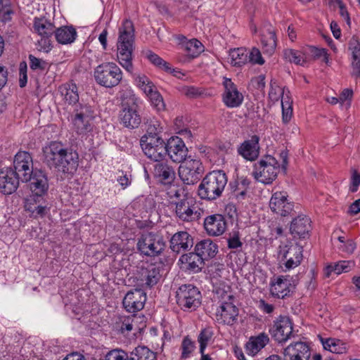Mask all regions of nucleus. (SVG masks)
<instances>
[{
  "label": "nucleus",
  "mask_w": 360,
  "mask_h": 360,
  "mask_svg": "<svg viewBox=\"0 0 360 360\" xmlns=\"http://www.w3.org/2000/svg\"><path fill=\"white\" fill-rule=\"evenodd\" d=\"M134 43V25L131 20H125L119 29V37L117 43V57L120 65L130 73H131L134 70L132 64Z\"/></svg>",
  "instance_id": "obj_1"
},
{
  "label": "nucleus",
  "mask_w": 360,
  "mask_h": 360,
  "mask_svg": "<svg viewBox=\"0 0 360 360\" xmlns=\"http://www.w3.org/2000/svg\"><path fill=\"white\" fill-rule=\"evenodd\" d=\"M227 181L228 179L224 171L214 170L203 178L198 186V194L203 200H216L221 195Z\"/></svg>",
  "instance_id": "obj_2"
},
{
  "label": "nucleus",
  "mask_w": 360,
  "mask_h": 360,
  "mask_svg": "<svg viewBox=\"0 0 360 360\" xmlns=\"http://www.w3.org/2000/svg\"><path fill=\"white\" fill-rule=\"evenodd\" d=\"M261 159L254 165L252 176L257 181L264 184H271L282 169L286 170L287 159Z\"/></svg>",
  "instance_id": "obj_3"
},
{
  "label": "nucleus",
  "mask_w": 360,
  "mask_h": 360,
  "mask_svg": "<svg viewBox=\"0 0 360 360\" xmlns=\"http://www.w3.org/2000/svg\"><path fill=\"white\" fill-rule=\"evenodd\" d=\"M94 118V108L88 103H79L74 108L71 116V123L74 131L78 135H86L93 130Z\"/></svg>",
  "instance_id": "obj_4"
},
{
  "label": "nucleus",
  "mask_w": 360,
  "mask_h": 360,
  "mask_svg": "<svg viewBox=\"0 0 360 360\" xmlns=\"http://www.w3.org/2000/svg\"><path fill=\"white\" fill-rule=\"evenodd\" d=\"M122 72L117 64L105 62L98 65L94 71L96 82L105 88L117 86L122 79Z\"/></svg>",
  "instance_id": "obj_5"
},
{
  "label": "nucleus",
  "mask_w": 360,
  "mask_h": 360,
  "mask_svg": "<svg viewBox=\"0 0 360 360\" xmlns=\"http://www.w3.org/2000/svg\"><path fill=\"white\" fill-rule=\"evenodd\" d=\"M163 127L158 121L152 122L148 127L146 134L140 140V146L147 158H153L156 148L161 145L163 139L160 136Z\"/></svg>",
  "instance_id": "obj_6"
},
{
  "label": "nucleus",
  "mask_w": 360,
  "mask_h": 360,
  "mask_svg": "<svg viewBox=\"0 0 360 360\" xmlns=\"http://www.w3.org/2000/svg\"><path fill=\"white\" fill-rule=\"evenodd\" d=\"M176 217L182 221L191 222L200 219L202 210L198 206L195 198L188 197L175 201Z\"/></svg>",
  "instance_id": "obj_7"
},
{
  "label": "nucleus",
  "mask_w": 360,
  "mask_h": 360,
  "mask_svg": "<svg viewBox=\"0 0 360 360\" xmlns=\"http://www.w3.org/2000/svg\"><path fill=\"white\" fill-rule=\"evenodd\" d=\"M176 303L184 311L195 310L200 304V292L193 285H183L176 291Z\"/></svg>",
  "instance_id": "obj_8"
},
{
  "label": "nucleus",
  "mask_w": 360,
  "mask_h": 360,
  "mask_svg": "<svg viewBox=\"0 0 360 360\" xmlns=\"http://www.w3.org/2000/svg\"><path fill=\"white\" fill-rule=\"evenodd\" d=\"M165 246L162 237L152 232L142 234L137 243L139 250L149 257L159 255L164 250Z\"/></svg>",
  "instance_id": "obj_9"
},
{
  "label": "nucleus",
  "mask_w": 360,
  "mask_h": 360,
  "mask_svg": "<svg viewBox=\"0 0 360 360\" xmlns=\"http://www.w3.org/2000/svg\"><path fill=\"white\" fill-rule=\"evenodd\" d=\"M179 162V174L184 184H194L200 179L204 169L199 159H182Z\"/></svg>",
  "instance_id": "obj_10"
},
{
  "label": "nucleus",
  "mask_w": 360,
  "mask_h": 360,
  "mask_svg": "<svg viewBox=\"0 0 360 360\" xmlns=\"http://www.w3.org/2000/svg\"><path fill=\"white\" fill-rule=\"evenodd\" d=\"M188 149L184 141L179 136H172L165 143L164 141L161 145L156 148L154 156L153 158H163L168 155L169 158L174 155L180 158H186Z\"/></svg>",
  "instance_id": "obj_11"
},
{
  "label": "nucleus",
  "mask_w": 360,
  "mask_h": 360,
  "mask_svg": "<svg viewBox=\"0 0 360 360\" xmlns=\"http://www.w3.org/2000/svg\"><path fill=\"white\" fill-rule=\"evenodd\" d=\"M137 98L132 95L128 101L122 103V110L120 112L121 123L127 128L135 129L141 124V119L138 112Z\"/></svg>",
  "instance_id": "obj_12"
},
{
  "label": "nucleus",
  "mask_w": 360,
  "mask_h": 360,
  "mask_svg": "<svg viewBox=\"0 0 360 360\" xmlns=\"http://www.w3.org/2000/svg\"><path fill=\"white\" fill-rule=\"evenodd\" d=\"M292 323L287 316H280L269 329L271 337L278 343L287 342L292 335Z\"/></svg>",
  "instance_id": "obj_13"
},
{
  "label": "nucleus",
  "mask_w": 360,
  "mask_h": 360,
  "mask_svg": "<svg viewBox=\"0 0 360 360\" xmlns=\"http://www.w3.org/2000/svg\"><path fill=\"white\" fill-rule=\"evenodd\" d=\"M222 85L224 91L221 99L224 104L229 108L240 107L244 100L243 94L239 91L237 86L229 78L224 77Z\"/></svg>",
  "instance_id": "obj_14"
},
{
  "label": "nucleus",
  "mask_w": 360,
  "mask_h": 360,
  "mask_svg": "<svg viewBox=\"0 0 360 360\" xmlns=\"http://www.w3.org/2000/svg\"><path fill=\"white\" fill-rule=\"evenodd\" d=\"M278 254L285 260V266L289 270L300 264L302 259V247L298 244L291 243L281 245Z\"/></svg>",
  "instance_id": "obj_15"
},
{
  "label": "nucleus",
  "mask_w": 360,
  "mask_h": 360,
  "mask_svg": "<svg viewBox=\"0 0 360 360\" xmlns=\"http://www.w3.org/2000/svg\"><path fill=\"white\" fill-rule=\"evenodd\" d=\"M288 198L286 192L276 191L274 193L269 200L271 210L281 217L290 215L293 211L294 205Z\"/></svg>",
  "instance_id": "obj_16"
},
{
  "label": "nucleus",
  "mask_w": 360,
  "mask_h": 360,
  "mask_svg": "<svg viewBox=\"0 0 360 360\" xmlns=\"http://www.w3.org/2000/svg\"><path fill=\"white\" fill-rule=\"evenodd\" d=\"M283 360H309L310 347L307 343L297 341L290 343L283 351Z\"/></svg>",
  "instance_id": "obj_17"
},
{
  "label": "nucleus",
  "mask_w": 360,
  "mask_h": 360,
  "mask_svg": "<svg viewBox=\"0 0 360 360\" xmlns=\"http://www.w3.org/2000/svg\"><path fill=\"white\" fill-rule=\"evenodd\" d=\"M238 309L232 302H222L216 311V320L219 323L232 326L238 319Z\"/></svg>",
  "instance_id": "obj_18"
},
{
  "label": "nucleus",
  "mask_w": 360,
  "mask_h": 360,
  "mask_svg": "<svg viewBox=\"0 0 360 360\" xmlns=\"http://www.w3.org/2000/svg\"><path fill=\"white\" fill-rule=\"evenodd\" d=\"M146 301V294L141 289H134L129 291L123 299V306L131 313L141 310Z\"/></svg>",
  "instance_id": "obj_19"
},
{
  "label": "nucleus",
  "mask_w": 360,
  "mask_h": 360,
  "mask_svg": "<svg viewBox=\"0 0 360 360\" xmlns=\"http://www.w3.org/2000/svg\"><path fill=\"white\" fill-rule=\"evenodd\" d=\"M19 186L18 177L11 167L0 170V192L4 195L14 193Z\"/></svg>",
  "instance_id": "obj_20"
},
{
  "label": "nucleus",
  "mask_w": 360,
  "mask_h": 360,
  "mask_svg": "<svg viewBox=\"0 0 360 360\" xmlns=\"http://www.w3.org/2000/svg\"><path fill=\"white\" fill-rule=\"evenodd\" d=\"M44 195L32 193L25 200V209L34 217H44L46 212Z\"/></svg>",
  "instance_id": "obj_21"
},
{
  "label": "nucleus",
  "mask_w": 360,
  "mask_h": 360,
  "mask_svg": "<svg viewBox=\"0 0 360 360\" xmlns=\"http://www.w3.org/2000/svg\"><path fill=\"white\" fill-rule=\"evenodd\" d=\"M204 227L210 236H220L226 230V223L221 214H213L205 219Z\"/></svg>",
  "instance_id": "obj_22"
},
{
  "label": "nucleus",
  "mask_w": 360,
  "mask_h": 360,
  "mask_svg": "<svg viewBox=\"0 0 360 360\" xmlns=\"http://www.w3.org/2000/svg\"><path fill=\"white\" fill-rule=\"evenodd\" d=\"M193 245V238L186 231L174 233L170 240V248L176 253L190 250Z\"/></svg>",
  "instance_id": "obj_23"
},
{
  "label": "nucleus",
  "mask_w": 360,
  "mask_h": 360,
  "mask_svg": "<svg viewBox=\"0 0 360 360\" xmlns=\"http://www.w3.org/2000/svg\"><path fill=\"white\" fill-rule=\"evenodd\" d=\"M292 278L289 276H280L275 281L271 283L270 291L274 297L284 298L287 296L292 288Z\"/></svg>",
  "instance_id": "obj_24"
},
{
  "label": "nucleus",
  "mask_w": 360,
  "mask_h": 360,
  "mask_svg": "<svg viewBox=\"0 0 360 360\" xmlns=\"http://www.w3.org/2000/svg\"><path fill=\"white\" fill-rule=\"evenodd\" d=\"M30 188L32 193L44 195L49 190V181L46 175L41 170H35L31 179Z\"/></svg>",
  "instance_id": "obj_25"
},
{
  "label": "nucleus",
  "mask_w": 360,
  "mask_h": 360,
  "mask_svg": "<svg viewBox=\"0 0 360 360\" xmlns=\"http://www.w3.org/2000/svg\"><path fill=\"white\" fill-rule=\"evenodd\" d=\"M32 159H14L13 167L14 172L22 181L27 182L34 173L33 169Z\"/></svg>",
  "instance_id": "obj_26"
},
{
  "label": "nucleus",
  "mask_w": 360,
  "mask_h": 360,
  "mask_svg": "<svg viewBox=\"0 0 360 360\" xmlns=\"http://www.w3.org/2000/svg\"><path fill=\"white\" fill-rule=\"evenodd\" d=\"M160 277V267L154 264H150L147 267L141 269L139 279L142 282V285L151 287L158 282Z\"/></svg>",
  "instance_id": "obj_27"
},
{
  "label": "nucleus",
  "mask_w": 360,
  "mask_h": 360,
  "mask_svg": "<svg viewBox=\"0 0 360 360\" xmlns=\"http://www.w3.org/2000/svg\"><path fill=\"white\" fill-rule=\"evenodd\" d=\"M154 162L153 173L155 176L159 178L160 182L164 185L174 182L175 179L174 170L158 159H155Z\"/></svg>",
  "instance_id": "obj_28"
},
{
  "label": "nucleus",
  "mask_w": 360,
  "mask_h": 360,
  "mask_svg": "<svg viewBox=\"0 0 360 360\" xmlns=\"http://www.w3.org/2000/svg\"><path fill=\"white\" fill-rule=\"evenodd\" d=\"M259 137L253 135L245 140L238 148V152L243 158H258L259 154Z\"/></svg>",
  "instance_id": "obj_29"
},
{
  "label": "nucleus",
  "mask_w": 360,
  "mask_h": 360,
  "mask_svg": "<svg viewBox=\"0 0 360 360\" xmlns=\"http://www.w3.org/2000/svg\"><path fill=\"white\" fill-rule=\"evenodd\" d=\"M261 43L264 53L271 56L276 47V36L275 30L270 25L262 30L261 34Z\"/></svg>",
  "instance_id": "obj_30"
},
{
  "label": "nucleus",
  "mask_w": 360,
  "mask_h": 360,
  "mask_svg": "<svg viewBox=\"0 0 360 360\" xmlns=\"http://www.w3.org/2000/svg\"><path fill=\"white\" fill-rule=\"evenodd\" d=\"M52 162L49 165H53L56 172L61 179H65L66 175L73 174L78 166V162L75 159H50Z\"/></svg>",
  "instance_id": "obj_31"
},
{
  "label": "nucleus",
  "mask_w": 360,
  "mask_h": 360,
  "mask_svg": "<svg viewBox=\"0 0 360 360\" xmlns=\"http://www.w3.org/2000/svg\"><path fill=\"white\" fill-rule=\"evenodd\" d=\"M310 219L306 216H298L291 222L290 231L294 236L304 238L310 229Z\"/></svg>",
  "instance_id": "obj_32"
},
{
  "label": "nucleus",
  "mask_w": 360,
  "mask_h": 360,
  "mask_svg": "<svg viewBox=\"0 0 360 360\" xmlns=\"http://www.w3.org/2000/svg\"><path fill=\"white\" fill-rule=\"evenodd\" d=\"M55 28L53 23L44 17H35L33 19L32 32L40 37H52Z\"/></svg>",
  "instance_id": "obj_33"
},
{
  "label": "nucleus",
  "mask_w": 360,
  "mask_h": 360,
  "mask_svg": "<svg viewBox=\"0 0 360 360\" xmlns=\"http://www.w3.org/2000/svg\"><path fill=\"white\" fill-rule=\"evenodd\" d=\"M185 58L183 60H191L198 57L203 51L202 43L196 39H193L182 43L180 46Z\"/></svg>",
  "instance_id": "obj_34"
},
{
  "label": "nucleus",
  "mask_w": 360,
  "mask_h": 360,
  "mask_svg": "<svg viewBox=\"0 0 360 360\" xmlns=\"http://www.w3.org/2000/svg\"><path fill=\"white\" fill-rule=\"evenodd\" d=\"M179 261L184 269L193 273L200 271L204 264V260L195 252L183 255Z\"/></svg>",
  "instance_id": "obj_35"
},
{
  "label": "nucleus",
  "mask_w": 360,
  "mask_h": 360,
  "mask_svg": "<svg viewBox=\"0 0 360 360\" xmlns=\"http://www.w3.org/2000/svg\"><path fill=\"white\" fill-rule=\"evenodd\" d=\"M53 34H55L56 41L63 45L72 44L77 37V32L75 28L72 25L62 26L57 29L55 28Z\"/></svg>",
  "instance_id": "obj_36"
},
{
  "label": "nucleus",
  "mask_w": 360,
  "mask_h": 360,
  "mask_svg": "<svg viewBox=\"0 0 360 360\" xmlns=\"http://www.w3.org/2000/svg\"><path fill=\"white\" fill-rule=\"evenodd\" d=\"M195 252L205 260L217 255L218 246L210 239L202 240L195 245Z\"/></svg>",
  "instance_id": "obj_37"
},
{
  "label": "nucleus",
  "mask_w": 360,
  "mask_h": 360,
  "mask_svg": "<svg viewBox=\"0 0 360 360\" xmlns=\"http://www.w3.org/2000/svg\"><path fill=\"white\" fill-rule=\"evenodd\" d=\"M59 91L64 101L69 105H78V88L74 83H65L59 87Z\"/></svg>",
  "instance_id": "obj_38"
},
{
  "label": "nucleus",
  "mask_w": 360,
  "mask_h": 360,
  "mask_svg": "<svg viewBox=\"0 0 360 360\" xmlns=\"http://www.w3.org/2000/svg\"><path fill=\"white\" fill-rule=\"evenodd\" d=\"M269 342V338L264 333L255 337H251L246 344V350L252 356L257 354Z\"/></svg>",
  "instance_id": "obj_39"
},
{
  "label": "nucleus",
  "mask_w": 360,
  "mask_h": 360,
  "mask_svg": "<svg viewBox=\"0 0 360 360\" xmlns=\"http://www.w3.org/2000/svg\"><path fill=\"white\" fill-rule=\"evenodd\" d=\"M166 186H167L166 188L167 195L173 203L190 195L184 185L172 182Z\"/></svg>",
  "instance_id": "obj_40"
},
{
  "label": "nucleus",
  "mask_w": 360,
  "mask_h": 360,
  "mask_svg": "<svg viewBox=\"0 0 360 360\" xmlns=\"http://www.w3.org/2000/svg\"><path fill=\"white\" fill-rule=\"evenodd\" d=\"M229 56L233 66L240 67L248 61V52L243 48L231 50Z\"/></svg>",
  "instance_id": "obj_41"
},
{
  "label": "nucleus",
  "mask_w": 360,
  "mask_h": 360,
  "mask_svg": "<svg viewBox=\"0 0 360 360\" xmlns=\"http://www.w3.org/2000/svg\"><path fill=\"white\" fill-rule=\"evenodd\" d=\"M129 360H157L156 354L146 347H136L129 356Z\"/></svg>",
  "instance_id": "obj_42"
},
{
  "label": "nucleus",
  "mask_w": 360,
  "mask_h": 360,
  "mask_svg": "<svg viewBox=\"0 0 360 360\" xmlns=\"http://www.w3.org/2000/svg\"><path fill=\"white\" fill-rule=\"evenodd\" d=\"M45 158L59 155L60 158H65L68 155L67 150L60 142L53 141L43 148Z\"/></svg>",
  "instance_id": "obj_43"
},
{
  "label": "nucleus",
  "mask_w": 360,
  "mask_h": 360,
  "mask_svg": "<svg viewBox=\"0 0 360 360\" xmlns=\"http://www.w3.org/2000/svg\"><path fill=\"white\" fill-rule=\"evenodd\" d=\"M354 264L352 261H341L335 264L329 265L326 269V276L327 277L330 276L332 272L337 275L342 272H348L354 266Z\"/></svg>",
  "instance_id": "obj_44"
},
{
  "label": "nucleus",
  "mask_w": 360,
  "mask_h": 360,
  "mask_svg": "<svg viewBox=\"0 0 360 360\" xmlns=\"http://www.w3.org/2000/svg\"><path fill=\"white\" fill-rule=\"evenodd\" d=\"M283 56L287 60L296 65L303 66L306 63L305 57L300 51L286 49L283 51Z\"/></svg>",
  "instance_id": "obj_45"
},
{
  "label": "nucleus",
  "mask_w": 360,
  "mask_h": 360,
  "mask_svg": "<svg viewBox=\"0 0 360 360\" xmlns=\"http://www.w3.org/2000/svg\"><path fill=\"white\" fill-rule=\"evenodd\" d=\"M323 347L335 354H343L347 351L346 344L340 340L328 339L323 342Z\"/></svg>",
  "instance_id": "obj_46"
},
{
  "label": "nucleus",
  "mask_w": 360,
  "mask_h": 360,
  "mask_svg": "<svg viewBox=\"0 0 360 360\" xmlns=\"http://www.w3.org/2000/svg\"><path fill=\"white\" fill-rule=\"evenodd\" d=\"M136 85L148 96L156 90L153 83L144 75H138L135 79Z\"/></svg>",
  "instance_id": "obj_47"
},
{
  "label": "nucleus",
  "mask_w": 360,
  "mask_h": 360,
  "mask_svg": "<svg viewBox=\"0 0 360 360\" xmlns=\"http://www.w3.org/2000/svg\"><path fill=\"white\" fill-rule=\"evenodd\" d=\"M214 332L212 328L207 327L202 329L199 335L198 340L200 343V352L203 353L207 345L212 339Z\"/></svg>",
  "instance_id": "obj_48"
},
{
  "label": "nucleus",
  "mask_w": 360,
  "mask_h": 360,
  "mask_svg": "<svg viewBox=\"0 0 360 360\" xmlns=\"http://www.w3.org/2000/svg\"><path fill=\"white\" fill-rule=\"evenodd\" d=\"M230 287L228 285H225L224 283H220L219 285H214L213 291L215 292L216 295L219 299H220L222 302L227 301L231 302L233 299V296L230 292Z\"/></svg>",
  "instance_id": "obj_49"
},
{
  "label": "nucleus",
  "mask_w": 360,
  "mask_h": 360,
  "mask_svg": "<svg viewBox=\"0 0 360 360\" xmlns=\"http://www.w3.org/2000/svg\"><path fill=\"white\" fill-rule=\"evenodd\" d=\"M146 56L148 59L155 66L169 72L171 70V67L169 66V64L167 63L165 60H164L162 58H160L159 56L155 54V53L148 51L146 53Z\"/></svg>",
  "instance_id": "obj_50"
},
{
  "label": "nucleus",
  "mask_w": 360,
  "mask_h": 360,
  "mask_svg": "<svg viewBox=\"0 0 360 360\" xmlns=\"http://www.w3.org/2000/svg\"><path fill=\"white\" fill-rule=\"evenodd\" d=\"M195 348V342H193L190 338L186 337L184 338L181 343V359H186L191 356L192 352Z\"/></svg>",
  "instance_id": "obj_51"
},
{
  "label": "nucleus",
  "mask_w": 360,
  "mask_h": 360,
  "mask_svg": "<svg viewBox=\"0 0 360 360\" xmlns=\"http://www.w3.org/2000/svg\"><path fill=\"white\" fill-rule=\"evenodd\" d=\"M285 90L277 85L276 82L271 83L269 97L274 102L278 101L281 97L282 98L285 95Z\"/></svg>",
  "instance_id": "obj_52"
},
{
  "label": "nucleus",
  "mask_w": 360,
  "mask_h": 360,
  "mask_svg": "<svg viewBox=\"0 0 360 360\" xmlns=\"http://www.w3.org/2000/svg\"><path fill=\"white\" fill-rule=\"evenodd\" d=\"M147 96L158 110L160 111L165 109L163 98L157 89Z\"/></svg>",
  "instance_id": "obj_53"
},
{
  "label": "nucleus",
  "mask_w": 360,
  "mask_h": 360,
  "mask_svg": "<svg viewBox=\"0 0 360 360\" xmlns=\"http://www.w3.org/2000/svg\"><path fill=\"white\" fill-rule=\"evenodd\" d=\"M30 67L32 70H45L48 63L41 59L35 57L33 55L29 56Z\"/></svg>",
  "instance_id": "obj_54"
},
{
  "label": "nucleus",
  "mask_w": 360,
  "mask_h": 360,
  "mask_svg": "<svg viewBox=\"0 0 360 360\" xmlns=\"http://www.w3.org/2000/svg\"><path fill=\"white\" fill-rule=\"evenodd\" d=\"M105 360H129V356L122 350L113 349L106 354Z\"/></svg>",
  "instance_id": "obj_55"
},
{
  "label": "nucleus",
  "mask_w": 360,
  "mask_h": 360,
  "mask_svg": "<svg viewBox=\"0 0 360 360\" xmlns=\"http://www.w3.org/2000/svg\"><path fill=\"white\" fill-rule=\"evenodd\" d=\"M51 37L41 36L37 41L39 50L44 53H49L52 49Z\"/></svg>",
  "instance_id": "obj_56"
},
{
  "label": "nucleus",
  "mask_w": 360,
  "mask_h": 360,
  "mask_svg": "<svg viewBox=\"0 0 360 360\" xmlns=\"http://www.w3.org/2000/svg\"><path fill=\"white\" fill-rule=\"evenodd\" d=\"M13 10L10 5L0 4V21L6 22L11 20Z\"/></svg>",
  "instance_id": "obj_57"
},
{
  "label": "nucleus",
  "mask_w": 360,
  "mask_h": 360,
  "mask_svg": "<svg viewBox=\"0 0 360 360\" xmlns=\"http://www.w3.org/2000/svg\"><path fill=\"white\" fill-rule=\"evenodd\" d=\"M348 49L352 52V57L360 56V43L356 37H352L348 42Z\"/></svg>",
  "instance_id": "obj_58"
},
{
  "label": "nucleus",
  "mask_w": 360,
  "mask_h": 360,
  "mask_svg": "<svg viewBox=\"0 0 360 360\" xmlns=\"http://www.w3.org/2000/svg\"><path fill=\"white\" fill-rule=\"evenodd\" d=\"M248 60L254 64L263 65L264 60L262 56L260 51L257 48H253L248 55Z\"/></svg>",
  "instance_id": "obj_59"
},
{
  "label": "nucleus",
  "mask_w": 360,
  "mask_h": 360,
  "mask_svg": "<svg viewBox=\"0 0 360 360\" xmlns=\"http://www.w3.org/2000/svg\"><path fill=\"white\" fill-rule=\"evenodd\" d=\"M240 184L241 188H238L233 191L234 195L238 199H243L246 194L247 188L250 185V180L244 178L240 180Z\"/></svg>",
  "instance_id": "obj_60"
},
{
  "label": "nucleus",
  "mask_w": 360,
  "mask_h": 360,
  "mask_svg": "<svg viewBox=\"0 0 360 360\" xmlns=\"http://www.w3.org/2000/svg\"><path fill=\"white\" fill-rule=\"evenodd\" d=\"M19 75V86L21 88L25 87L27 82V64L25 62L20 64Z\"/></svg>",
  "instance_id": "obj_61"
},
{
  "label": "nucleus",
  "mask_w": 360,
  "mask_h": 360,
  "mask_svg": "<svg viewBox=\"0 0 360 360\" xmlns=\"http://www.w3.org/2000/svg\"><path fill=\"white\" fill-rule=\"evenodd\" d=\"M360 185V174L356 169H352V174L351 178L350 191L356 192Z\"/></svg>",
  "instance_id": "obj_62"
},
{
  "label": "nucleus",
  "mask_w": 360,
  "mask_h": 360,
  "mask_svg": "<svg viewBox=\"0 0 360 360\" xmlns=\"http://www.w3.org/2000/svg\"><path fill=\"white\" fill-rule=\"evenodd\" d=\"M132 322V316L125 317L122 321V326H120L122 333H124L125 331H131L133 328Z\"/></svg>",
  "instance_id": "obj_63"
},
{
  "label": "nucleus",
  "mask_w": 360,
  "mask_h": 360,
  "mask_svg": "<svg viewBox=\"0 0 360 360\" xmlns=\"http://www.w3.org/2000/svg\"><path fill=\"white\" fill-rule=\"evenodd\" d=\"M352 75L356 77L360 76V56L352 57Z\"/></svg>",
  "instance_id": "obj_64"
}]
</instances>
